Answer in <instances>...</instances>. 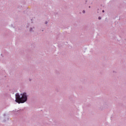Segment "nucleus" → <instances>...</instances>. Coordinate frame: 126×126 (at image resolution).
<instances>
[{"instance_id": "f257e3e1", "label": "nucleus", "mask_w": 126, "mask_h": 126, "mask_svg": "<svg viewBox=\"0 0 126 126\" xmlns=\"http://www.w3.org/2000/svg\"><path fill=\"white\" fill-rule=\"evenodd\" d=\"M22 97H20V95L18 94H16V100L15 101L19 104L20 103H25L27 101V95H26V93H24L23 94H21Z\"/></svg>"}, {"instance_id": "f03ea898", "label": "nucleus", "mask_w": 126, "mask_h": 126, "mask_svg": "<svg viewBox=\"0 0 126 126\" xmlns=\"http://www.w3.org/2000/svg\"><path fill=\"white\" fill-rule=\"evenodd\" d=\"M98 19H99V20L101 19V17H99Z\"/></svg>"}, {"instance_id": "7ed1b4c3", "label": "nucleus", "mask_w": 126, "mask_h": 126, "mask_svg": "<svg viewBox=\"0 0 126 126\" xmlns=\"http://www.w3.org/2000/svg\"><path fill=\"white\" fill-rule=\"evenodd\" d=\"M83 12L84 13H85V11L84 10V11H83Z\"/></svg>"}, {"instance_id": "20e7f679", "label": "nucleus", "mask_w": 126, "mask_h": 126, "mask_svg": "<svg viewBox=\"0 0 126 126\" xmlns=\"http://www.w3.org/2000/svg\"><path fill=\"white\" fill-rule=\"evenodd\" d=\"M102 12H105V11L104 10H102Z\"/></svg>"}, {"instance_id": "39448f33", "label": "nucleus", "mask_w": 126, "mask_h": 126, "mask_svg": "<svg viewBox=\"0 0 126 126\" xmlns=\"http://www.w3.org/2000/svg\"><path fill=\"white\" fill-rule=\"evenodd\" d=\"M47 22H46V23H45V24H47Z\"/></svg>"}]
</instances>
